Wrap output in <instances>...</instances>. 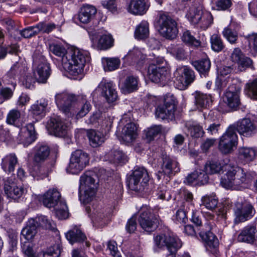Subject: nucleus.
Listing matches in <instances>:
<instances>
[{
	"instance_id": "f03ea898",
	"label": "nucleus",
	"mask_w": 257,
	"mask_h": 257,
	"mask_svg": "<svg viewBox=\"0 0 257 257\" xmlns=\"http://www.w3.org/2000/svg\"><path fill=\"white\" fill-rule=\"evenodd\" d=\"M94 173L87 171L80 178L79 199L83 203L90 202L95 196L96 189Z\"/></svg>"
},
{
	"instance_id": "a878e982",
	"label": "nucleus",
	"mask_w": 257,
	"mask_h": 257,
	"mask_svg": "<svg viewBox=\"0 0 257 257\" xmlns=\"http://www.w3.org/2000/svg\"><path fill=\"white\" fill-rule=\"evenodd\" d=\"M149 6L146 0H131L127 10L134 15H143L147 12Z\"/></svg>"
},
{
	"instance_id": "4be33fe9",
	"label": "nucleus",
	"mask_w": 257,
	"mask_h": 257,
	"mask_svg": "<svg viewBox=\"0 0 257 257\" xmlns=\"http://www.w3.org/2000/svg\"><path fill=\"white\" fill-rule=\"evenodd\" d=\"M96 12V9L94 6L84 5L78 14L74 17V20L82 24H87L94 17Z\"/></svg>"
},
{
	"instance_id": "aec40b11",
	"label": "nucleus",
	"mask_w": 257,
	"mask_h": 257,
	"mask_svg": "<svg viewBox=\"0 0 257 257\" xmlns=\"http://www.w3.org/2000/svg\"><path fill=\"white\" fill-rule=\"evenodd\" d=\"M148 75L149 79L155 83L165 80L167 75V67H159L150 64L148 68Z\"/></svg>"
},
{
	"instance_id": "c03bdc74",
	"label": "nucleus",
	"mask_w": 257,
	"mask_h": 257,
	"mask_svg": "<svg viewBox=\"0 0 257 257\" xmlns=\"http://www.w3.org/2000/svg\"><path fill=\"white\" fill-rule=\"evenodd\" d=\"M256 152L253 148L240 147L238 149L239 156L247 161H252L255 158Z\"/></svg>"
},
{
	"instance_id": "4468645a",
	"label": "nucleus",
	"mask_w": 257,
	"mask_h": 257,
	"mask_svg": "<svg viewBox=\"0 0 257 257\" xmlns=\"http://www.w3.org/2000/svg\"><path fill=\"white\" fill-rule=\"evenodd\" d=\"M234 211L236 223L244 222L252 216L254 210L252 205L248 202H237Z\"/></svg>"
},
{
	"instance_id": "bf43d9fd",
	"label": "nucleus",
	"mask_w": 257,
	"mask_h": 257,
	"mask_svg": "<svg viewBox=\"0 0 257 257\" xmlns=\"http://www.w3.org/2000/svg\"><path fill=\"white\" fill-rule=\"evenodd\" d=\"M212 49L215 52H220L224 48L223 43L220 38L217 34H213L210 38Z\"/></svg>"
},
{
	"instance_id": "c9c22d12",
	"label": "nucleus",
	"mask_w": 257,
	"mask_h": 257,
	"mask_svg": "<svg viewBox=\"0 0 257 257\" xmlns=\"http://www.w3.org/2000/svg\"><path fill=\"white\" fill-rule=\"evenodd\" d=\"M200 236L210 248H216L218 245V240L213 233L209 231H201Z\"/></svg>"
},
{
	"instance_id": "052dcab7",
	"label": "nucleus",
	"mask_w": 257,
	"mask_h": 257,
	"mask_svg": "<svg viewBox=\"0 0 257 257\" xmlns=\"http://www.w3.org/2000/svg\"><path fill=\"white\" fill-rule=\"evenodd\" d=\"M39 223V225L43 228L48 229H54L55 228V223L47 216H40L36 218L35 224Z\"/></svg>"
},
{
	"instance_id": "79ce46f5",
	"label": "nucleus",
	"mask_w": 257,
	"mask_h": 257,
	"mask_svg": "<svg viewBox=\"0 0 257 257\" xmlns=\"http://www.w3.org/2000/svg\"><path fill=\"white\" fill-rule=\"evenodd\" d=\"M149 35V24L146 21H143L136 29L135 32V38L137 39H144L147 38Z\"/></svg>"
},
{
	"instance_id": "8fccbe9b",
	"label": "nucleus",
	"mask_w": 257,
	"mask_h": 257,
	"mask_svg": "<svg viewBox=\"0 0 257 257\" xmlns=\"http://www.w3.org/2000/svg\"><path fill=\"white\" fill-rule=\"evenodd\" d=\"M192 65L200 74H205L210 70L211 63L208 59H205L193 62Z\"/></svg>"
},
{
	"instance_id": "69168bd1",
	"label": "nucleus",
	"mask_w": 257,
	"mask_h": 257,
	"mask_svg": "<svg viewBox=\"0 0 257 257\" xmlns=\"http://www.w3.org/2000/svg\"><path fill=\"white\" fill-rule=\"evenodd\" d=\"M162 130L161 125H154L149 128L146 132V137L147 139L151 141L153 140L157 135H158Z\"/></svg>"
},
{
	"instance_id": "09e8293b",
	"label": "nucleus",
	"mask_w": 257,
	"mask_h": 257,
	"mask_svg": "<svg viewBox=\"0 0 257 257\" xmlns=\"http://www.w3.org/2000/svg\"><path fill=\"white\" fill-rule=\"evenodd\" d=\"M27 127V130L24 132V139L23 140L22 142L25 147H27L32 144L36 139L33 124L30 123Z\"/></svg>"
},
{
	"instance_id": "680f3d73",
	"label": "nucleus",
	"mask_w": 257,
	"mask_h": 257,
	"mask_svg": "<svg viewBox=\"0 0 257 257\" xmlns=\"http://www.w3.org/2000/svg\"><path fill=\"white\" fill-rule=\"evenodd\" d=\"M50 51L53 53L55 55L60 57L61 58V61L62 62V59L67 53L68 51H66L65 48L62 45L53 44L49 46Z\"/></svg>"
},
{
	"instance_id": "5701e85b",
	"label": "nucleus",
	"mask_w": 257,
	"mask_h": 257,
	"mask_svg": "<svg viewBox=\"0 0 257 257\" xmlns=\"http://www.w3.org/2000/svg\"><path fill=\"white\" fill-rule=\"evenodd\" d=\"M42 200L44 205L50 208L55 207L59 202L63 201L61 199L60 192L55 188L49 189L43 195Z\"/></svg>"
},
{
	"instance_id": "dca6fc26",
	"label": "nucleus",
	"mask_w": 257,
	"mask_h": 257,
	"mask_svg": "<svg viewBox=\"0 0 257 257\" xmlns=\"http://www.w3.org/2000/svg\"><path fill=\"white\" fill-rule=\"evenodd\" d=\"M33 73L38 83H45L50 75V66L44 61L39 62L35 60Z\"/></svg>"
},
{
	"instance_id": "a211bd4d",
	"label": "nucleus",
	"mask_w": 257,
	"mask_h": 257,
	"mask_svg": "<svg viewBox=\"0 0 257 257\" xmlns=\"http://www.w3.org/2000/svg\"><path fill=\"white\" fill-rule=\"evenodd\" d=\"M161 160V169L165 175L171 176L180 172L179 164L175 159L163 154Z\"/></svg>"
},
{
	"instance_id": "c85d7f7f",
	"label": "nucleus",
	"mask_w": 257,
	"mask_h": 257,
	"mask_svg": "<svg viewBox=\"0 0 257 257\" xmlns=\"http://www.w3.org/2000/svg\"><path fill=\"white\" fill-rule=\"evenodd\" d=\"M114 40L110 34H103L98 39H92V46L97 50H107L113 45Z\"/></svg>"
},
{
	"instance_id": "a19ab883",
	"label": "nucleus",
	"mask_w": 257,
	"mask_h": 257,
	"mask_svg": "<svg viewBox=\"0 0 257 257\" xmlns=\"http://www.w3.org/2000/svg\"><path fill=\"white\" fill-rule=\"evenodd\" d=\"M66 237L69 241L73 244L75 242H81L86 239V236L78 228H74L66 234Z\"/></svg>"
},
{
	"instance_id": "ddd939ff",
	"label": "nucleus",
	"mask_w": 257,
	"mask_h": 257,
	"mask_svg": "<svg viewBox=\"0 0 257 257\" xmlns=\"http://www.w3.org/2000/svg\"><path fill=\"white\" fill-rule=\"evenodd\" d=\"M156 244L159 247L166 246L169 249L173 247L178 249L182 245L181 240L172 232L160 234L155 237Z\"/></svg>"
},
{
	"instance_id": "2f4dec72",
	"label": "nucleus",
	"mask_w": 257,
	"mask_h": 257,
	"mask_svg": "<svg viewBox=\"0 0 257 257\" xmlns=\"http://www.w3.org/2000/svg\"><path fill=\"white\" fill-rule=\"evenodd\" d=\"M37 232V227L35 224V220H29L27 225L23 229L21 232L22 236L27 240H32Z\"/></svg>"
},
{
	"instance_id": "338daca9",
	"label": "nucleus",
	"mask_w": 257,
	"mask_h": 257,
	"mask_svg": "<svg viewBox=\"0 0 257 257\" xmlns=\"http://www.w3.org/2000/svg\"><path fill=\"white\" fill-rule=\"evenodd\" d=\"M13 89L5 87L0 91V104L3 103L5 100L10 99L13 95Z\"/></svg>"
},
{
	"instance_id": "ea45409f",
	"label": "nucleus",
	"mask_w": 257,
	"mask_h": 257,
	"mask_svg": "<svg viewBox=\"0 0 257 257\" xmlns=\"http://www.w3.org/2000/svg\"><path fill=\"white\" fill-rule=\"evenodd\" d=\"M188 130V134L192 137L198 138L202 137L204 135V131L202 126L195 122H188L185 125Z\"/></svg>"
},
{
	"instance_id": "7c9ffc66",
	"label": "nucleus",
	"mask_w": 257,
	"mask_h": 257,
	"mask_svg": "<svg viewBox=\"0 0 257 257\" xmlns=\"http://www.w3.org/2000/svg\"><path fill=\"white\" fill-rule=\"evenodd\" d=\"M139 78L138 77L129 76L126 78L121 86V89L124 93H129L137 90L138 88Z\"/></svg>"
},
{
	"instance_id": "412c9836",
	"label": "nucleus",
	"mask_w": 257,
	"mask_h": 257,
	"mask_svg": "<svg viewBox=\"0 0 257 257\" xmlns=\"http://www.w3.org/2000/svg\"><path fill=\"white\" fill-rule=\"evenodd\" d=\"M229 163L228 158L220 160H212L208 161L204 166V169L208 174H219L226 168Z\"/></svg>"
},
{
	"instance_id": "58836bf2",
	"label": "nucleus",
	"mask_w": 257,
	"mask_h": 257,
	"mask_svg": "<svg viewBox=\"0 0 257 257\" xmlns=\"http://www.w3.org/2000/svg\"><path fill=\"white\" fill-rule=\"evenodd\" d=\"M195 104L198 108H206L211 101V95L200 92H195Z\"/></svg>"
},
{
	"instance_id": "4c0bfd02",
	"label": "nucleus",
	"mask_w": 257,
	"mask_h": 257,
	"mask_svg": "<svg viewBox=\"0 0 257 257\" xmlns=\"http://www.w3.org/2000/svg\"><path fill=\"white\" fill-rule=\"evenodd\" d=\"M167 51L177 59L183 60L186 57L185 51L182 44H171L168 47Z\"/></svg>"
},
{
	"instance_id": "0eeeda50",
	"label": "nucleus",
	"mask_w": 257,
	"mask_h": 257,
	"mask_svg": "<svg viewBox=\"0 0 257 257\" xmlns=\"http://www.w3.org/2000/svg\"><path fill=\"white\" fill-rule=\"evenodd\" d=\"M238 137L234 126H229L220 138L218 145L219 151L224 154L231 153L237 145Z\"/></svg>"
},
{
	"instance_id": "6e6552de",
	"label": "nucleus",
	"mask_w": 257,
	"mask_h": 257,
	"mask_svg": "<svg viewBox=\"0 0 257 257\" xmlns=\"http://www.w3.org/2000/svg\"><path fill=\"white\" fill-rule=\"evenodd\" d=\"M89 161L88 155L81 150H77L71 155L67 171L72 174H77L88 164Z\"/></svg>"
},
{
	"instance_id": "a18cd8bd",
	"label": "nucleus",
	"mask_w": 257,
	"mask_h": 257,
	"mask_svg": "<svg viewBox=\"0 0 257 257\" xmlns=\"http://www.w3.org/2000/svg\"><path fill=\"white\" fill-rule=\"evenodd\" d=\"M110 162L113 163H123L127 161V156L120 150H114L111 151L107 157Z\"/></svg>"
},
{
	"instance_id": "c756f323",
	"label": "nucleus",
	"mask_w": 257,
	"mask_h": 257,
	"mask_svg": "<svg viewBox=\"0 0 257 257\" xmlns=\"http://www.w3.org/2000/svg\"><path fill=\"white\" fill-rule=\"evenodd\" d=\"M18 163V159L16 154L10 153L6 155L2 159L1 166L5 172L10 173L14 172Z\"/></svg>"
},
{
	"instance_id": "e2e57ef3",
	"label": "nucleus",
	"mask_w": 257,
	"mask_h": 257,
	"mask_svg": "<svg viewBox=\"0 0 257 257\" xmlns=\"http://www.w3.org/2000/svg\"><path fill=\"white\" fill-rule=\"evenodd\" d=\"M21 117V112L16 109L10 111L7 116V122L10 124H14Z\"/></svg>"
},
{
	"instance_id": "37998d69",
	"label": "nucleus",
	"mask_w": 257,
	"mask_h": 257,
	"mask_svg": "<svg viewBox=\"0 0 257 257\" xmlns=\"http://www.w3.org/2000/svg\"><path fill=\"white\" fill-rule=\"evenodd\" d=\"M102 62L105 71H111L117 69L120 63L117 58H104Z\"/></svg>"
},
{
	"instance_id": "7ed1b4c3",
	"label": "nucleus",
	"mask_w": 257,
	"mask_h": 257,
	"mask_svg": "<svg viewBox=\"0 0 257 257\" xmlns=\"http://www.w3.org/2000/svg\"><path fill=\"white\" fill-rule=\"evenodd\" d=\"M228 166L224 168L227 172L222 178L221 183L226 188H235L245 181L246 174L243 169L240 167L232 166L229 163Z\"/></svg>"
},
{
	"instance_id": "3c124183",
	"label": "nucleus",
	"mask_w": 257,
	"mask_h": 257,
	"mask_svg": "<svg viewBox=\"0 0 257 257\" xmlns=\"http://www.w3.org/2000/svg\"><path fill=\"white\" fill-rule=\"evenodd\" d=\"M54 207L56 215L58 218L63 219L68 217V207L64 200L59 202L58 205Z\"/></svg>"
},
{
	"instance_id": "f3484780",
	"label": "nucleus",
	"mask_w": 257,
	"mask_h": 257,
	"mask_svg": "<svg viewBox=\"0 0 257 257\" xmlns=\"http://www.w3.org/2000/svg\"><path fill=\"white\" fill-rule=\"evenodd\" d=\"M96 90L100 91L108 103H112L117 99V93L113 84L105 79H102Z\"/></svg>"
},
{
	"instance_id": "864d4df0",
	"label": "nucleus",
	"mask_w": 257,
	"mask_h": 257,
	"mask_svg": "<svg viewBox=\"0 0 257 257\" xmlns=\"http://www.w3.org/2000/svg\"><path fill=\"white\" fill-rule=\"evenodd\" d=\"M248 43L250 52L254 56L257 55V33H251L244 36Z\"/></svg>"
},
{
	"instance_id": "393cba45",
	"label": "nucleus",
	"mask_w": 257,
	"mask_h": 257,
	"mask_svg": "<svg viewBox=\"0 0 257 257\" xmlns=\"http://www.w3.org/2000/svg\"><path fill=\"white\" fill-rule=\"evenodd\" d=\"M49 125L56 136L62 137L67 133L69 127L68 123L66 122L59 117L51 118Z\"/></svg>"
},
{
	"instance_id": "473e14b6",
	"label": "nucleus",
	"mask_w": 257,
	"mask_h": 257,
	"mask_svg": "<svg viewBox=\"0 0 257 257\" xmlns=\"http://www.w3.org/2000/svg\"><path fill=\"white\" fill-rule=\"evenodd\" d=\"M20 72V64L17 63L11 67L10 70L4 77L3 81L4 83L6 84H11L14 89H15L16 86L15 79L19 75Z\"/></svg>"
},
{
	"instance_id": "6e6d98bb",
	"label": "nucleus",
	"mask_w": 257,
	"mask_h": 257,
	"mask_svg": "<svg viewBox=\"0 0 257 257\" xmlns=\"http://www.w3.org/2000/svg\"><path fill=\"white\" fill-rule=\"evenodd\" d=\"M61 253L59 244L50 247L46 252H40L35 257H59Z\"/></svg>"
},
{
	"instance_id": "de8ad7c7",
	"label": "nucleus",
	"mask_w": 257,
	"mask_h": 257,
	"mask_svg": "<svg viewBox=\"0 0 257 257\" xmlns=\"http://www.w3.org/2000/svg\"><path fill=\"white\" fill-rule=\"evenodd\" d=\"M244 92L251 99L257 100V79L246 84Z\"/></svg>"
},
{
	"instance_id": "f257e3e1",
	"label": "nucleus",
	"mask_w": 257,
	"mask_h": 257,
	"mask_svg": "<svg viewBox=\"0 0 257 257\" xmlns=\"http://www.w3.org/2000/svg\"><path fill=\"white\" fill-rule=\"evenodd\" d=\"M89 60L90 56L88 51L72 48L68 51L62 59V66L70 74L75 76L82 72L85 63Z\"/></svg>"
},
{
	"instance_id": "0e129e2a",
	"label": "nucleus",
	"mask_w": 257,
	"mask_h": 257,
	"mask_svg": "<svg viewBox=\"0 0 257 257\" xmlns=\"http://www.w3.org/2000/svg\"><path fill=\"white\" fill-rule=\"evenodd\" d=\"M187 210H185L184 207L183 208L179 209L176 212L174 216L175 221L180 224L186 223L188 220L187 217Z\"/></svg>"
},
{
	"instance_id": "4d7b16f0",
	"label": "nucleus",
	"mask_w": 257,
	"mask_h": 257,
	"mask_svg": "<svg viewBox=\"0 0 257 257\" xmlns=\"http://www.w3.org/2000/svg\"><path fill=\"white\" fill-rule=\"evenodd\" d=\"M222 35L230 44H234L236 43L238 39V34L235 31L226 27L222 31Z\"/></svg>"
},
{
	"instance_id": "e433bc0d",
	"label": "nucleus",
	"mask_w": 257,
	"mask_h": 257,
	"mask_svg": "<svg viewBox=\"0 0 257 257\" xmlns=\"http://www.w3.org/2000/svg\"><path fill=\"white\" fill-rule=\"evenodd\" d=\"M48 103V100L45 98H41L37 101L31 107L32 113L35 115H44L45 113Z\"/></svg>"
},
{
	"instance_id": "cd10ccee",
	"label": "nucleus",
	"mask_w": 257,
	"mask_h": 257,
	"mask_svg": "<svg viewBox=\"0 0 257 257\" xmlns=\"http://www.w3.org/2000/svg\"><path fill=\"white\" fill-rule=\"evenodd\" d=\"M256 229L253 225H247L244 227L237 237V240L240 242H245L253 243L256 240Z\"/></svg>"
},
{
	"instance_id": "bb28decb",
	"label": "nucleus",
	"mask_w": 257,
	"mask_h": 257,
	"mask_svg": "<svg viewBox=\"0 0 257 257\" xmlns=\"http://www.w3.org/2000/svg\"><path fill=\"white\" fill-rule=\"evenodd\" d=\"M231 61L238 65L239 67H248L252 63V60L245 57L239 48H235L230 55Z\"/></svg>"
},
{
	"instance_id": "13d9d810",
	"label": "nucleus",
	"mask_w": 257,
	"mask_h": 257,
	"mask_svg": "<svg viewBox=\"0 0 257 257\" xmlns=\"http://www.w3.org/2000/svg\"><path fill=\"white\" fill-rule=\"evenodd\" d=\"M182 40L186 44L198 47L200 45V42L196 39L189 31H185L181 37Z\"/></svg>"
},
{
	"instance_id": "2eb2a0df",
	"label": "nucleus",
	"mask_w": 257,
	"mask_h": 257,
	"mask_svg": "<svg viewBox=\"0 0 257 257\" xmlns=\"http://www.w3.org/2000/svg\"><path fill=\"white\" fill-rule=\"evenodd\" d=\"M230 126H234L236 133L237 131L240 135L245 137L252 136L257 131L256 126L249 118H243Z\"/></svg>"
},
{
	"instance_id": "5fc2aeb1",
	"label": "nucleus",
	"mask_w": 257,
	"mask_h": 257,
	"mask_svg": "<svg viewBox=\"0 0 257 257\" xmlns=\"http://www.w3.org/2000/svg\"><path fill=\"white\" fill-rule=\"evenodd\" d=\"M104 209L101 207L94 208L91 217L93 223H100L106 217Z\"/></svg>"
},
{
	"instance_id": "9d476101",
	"label": "nucleus",
	"mask_w": 257,
	"mask_h": 257,
	"mask_svg": "<svg viewBox=\"0 0 257 257\" xmlns=\"http://www.w3.org/2000/svg\"><path fill=\"white\" fill-rule=\"evenodd\" d=\"M82 95L76 96L66 92L58 93L55 95V102L60 110L67 114L74 110V105L77 99H83Z\"/></svg>"
},
{
	"instance_id": "f8f14e48",
	"label": "nucleus",
	"mask_w": 257,
	"mask_h": 257,
	"mask_svg": "<svg viewBox=\"0 0 257 257\" xmlns=\"http://www.w3.org/2000/svg\"><path fill=\"white\" fill-rule=\"evenodd\" d=\"M176 108V99L173 96H167L164 104L158 106L156 109V116L162 119H172Z\"/></svg>"
},
{
	"instance_id": "49530a36",
	"label": "nucleus",
	"mask_w": 257,
	"mask_h": 257,
	"mask_svg": "<svg viewBox=\"0 0 257 257\" xmlns=\"http://www.w3.org/2000/svg\"><path fill=\"white\" fill-rule=\"evenodd\" d=\"M218 199L217 197L212 195H206L201 198V205H203L209 210H212L214 209L217 205Z\"/></svg>"
},
{
	"instance_id": "423d86ee",
	"label": "nucleus",
	"mask_w": 257,
	"mask_h": 257,
	"mask_svg": "<svg viewBox=\"0 0 257 257\" xmlns=\"http://www.w3.org/2000/svg\"><path fill=\"white\" fill-rule=\"evenodd\" d=\"M158 23L159 32L162 36L169 39H173L177 36L178 30L176 22L166 14H159Z\"/></svg>"
},
{
	"instance_id": "9b49d317",
	"label": "nucleus",
	"mask_w": 257,
	"mask_h": 257,
	"mask_svg": "<svg viewBox=\"0 0 257 257\" xmlns=\"http://www.w3.org/2000/svg\"><path fill=\"white\" fill-rule=\"evenodd\" d=\"M175 84L180 90L187 89L195 79L194 72L187 66L179 67L175 73Z\"/></svg>"
},
{
	"instance_id": "20e7f679",
	"label": "nucleus",
	"mask_w": 257,
	"mask_h": 257,
	"mask_svg": "<svg viewBox=\"0 0 257 257\" xmlns=\"http://www.w3.org/2000/svg\"><path fill=\"white\" fill-rule=\"evenodd\" d=\"M186 16L191 23L198 25L204 30L209 27L213 22L211 14L208 11L203 10L201 6L191 7Z\"/></svg>"
},
{
	"instance_id": "f704fd0d",
	"label": "nucleus",
	"mask_w": 257,
	"mask_h": 257,
	"mask_svg": "<svg viewBox=\"0 0 257 257\" xmlns=\"http://www.w3.org/2000/svg\"><path fill=\"white\" fill-rule=\"evenodd\" d=\"M87 137L90 145L94 148L102 145L105 139L102 133L93 130L88 131Z\"/></svg>"
},
{
	"instance_id": "6ab92c4d",
	"label": "nucleus",
	"mask_w": 257,
	"mask_h": 257,
	"mask_svg": "<svg viewBox=\"0 0 257 257\" xmlns=\"http://www.w3.org/2000/svg\"><path fill=\"white\" fill-rule=\"evenodd\" d=\"M241 89L239 87L230 86L226 91L223 96V101L231 108H236L240 104V93Z\"/></svg>"
},
{
	"instance_id": "774afa93",
	"label": "nucleus",
	"mask_w": 257,
	"mask_h": 257,
	"mask_svg": "<svg viewBox=\"0 0 257 257\" xmlns=\"http://www.w3.org/2000/svg\"><path fill=\"white\" fill-rule=\"evenodd\" d=\"M232 0H217L215 2V8L218 11L228 10L232 5Z\"/></svg>"
},
{
	"instance_id": "1a4fd4ad",
	"label": "nucleus",
	"mask_w": 257,
	"mask_h": 257,
	"mask_svg": "<svg viewBox=\"0 0 257 257\" xmlns=\"http://www.w3.org/2000/svg\"><path fill=\"white\" fill-rule=\"evenodd\" d=\"M153 212V209L147 205L143 206L140 210L138 221L142 229L147 232L153 231L159 224V219Z\"/></svg>"
},
{
	"instance_id": "b1692460",
	"label": "nucleus",
	"mask_w": 257,
	"mask_h": 257,
	"mask_svg": "<svg viewBox=\"0 0 257 257\" xmlns=\"http://www.w3.org/2000/svg\"><path fill=\"white\" fill-rule=\"evenodd\" d=\"M122 140L127 144L134 142L138 136V126L134 122L126 123L121 132Z\"/></svg>"
},
{
	"instance_id": "72a5a7b5",
	"label": "nucleus",
	"mask_w": 257,
	"mask_h": 257,
	"mask_svg": "<svg viewBox=\"0 0 257 257\" xmlns=\"http://www.w3.org/2000/svg\"><path fill=\"white\" fill-rule=\"evenodd\" d=\"M50 153V148L46 145L41 144L38 146L34 155V161L37 163L45 161L49 157Z\"/></svg>"
},
{
	"instance_id": "39448f33",
	"label": "nucleus",
	"mask_w": 257,
	"mask_h": 257,
	"mask_svg": "<svg viewBox=\"0 0 257 257\" xmlns=\"http://www.w3.org/2000/svg\"><path fill=\"white\" fill-rule=\"evenodd\" d=\"M149 176L146 169L143 167H137L130 178L128 187L135 191H146L149 188Z\"/></svg>"
},
{
	"instance_id": "603ef678",
	"label": "nucleus",
	"mask_w": 257,
	"mask_h": 257,
	"mask_svg": "<svg viewBox=\"0 0 257 257\" xmlns=\"http://www.w3.org/2000/svg\"><path fill=\"white\" fill-rule=\"evenodd\" d=\"M82 95L84 97V98L83 99H77L76 101V102H78L83 104L80 108V110L77 113V118L82 117L85 116L91 108V105L90 103L87 100L86 95Z\"/></svg>"
}]
</instances>
